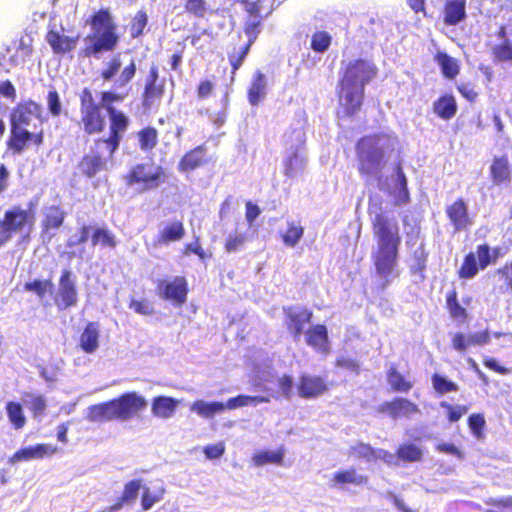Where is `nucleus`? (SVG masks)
Masks as SVG:
<instances>
[{
  "instance_id": "f257e3e1",
  "label": "nucleus",
  "mask_w": 512,
  "mask_h": 512,
  "mask_svg": "<svg viewBox=\"0 0 512 512\" xmlns=\"http://www.w3.org/2000/svg\"><path fill=\"white\" fill-rule=\"evenodd\" d=\"M367 212L370 216L372 234L376 240V248L371 259L376 273L387 278L397 268L401 245L400 227L394 217L382 210L380 198H370Z\"/></svg>"
},
{
  "instance_id": "f03ea898",
  "label": "nucleus",
  "mask_w": 512,
  "mask_h": 512,
  "mask_svg": "<svg viewBox=\"0 0 512 512\" xmlns=\"http://www.w3.org/2000/svg\"><path fill=\"white\" fill-rule=\"evenodd\" d=\"M394 143L386 133H372L359 138L355 145L357 170L361 177H381Z\"/></svg>"
},
{
  "instance_id": "7ed1b4c3",
  "label": "nucleus",
  "mask_w": 512,
  "mask_h": 512,
  "mask_svg": "<svg viewBox=\"0 0 512 512\" xmlns=\"http://www.w3.org/2000/svg\"><path fill=\"white\" fill-rule=\"evenodd\" d=\"M88 22L92 34L86 37L88 43L82 50L83 55L91 57L101 52L113 51L119 42V37L109 9H99L91 15Z\"/></svg>"
},
{
  "instance_id": "20e7f679",
  "label": "nucleus",
  "mask_w": 512,
  "mask_h": 512,
  "mask_svg": "<svg viewBox=\"0 0 512 512\" xmlns=\"http://www.w3.org/2000/svg\"><path fill=\"white\" fill-rule=\"evenodd\" d=\"M102 105L95 101L89 88H83L79 94L78 126L86 136L100 135L107 127L106 116Z\"/></svg>"
},
{
  "instance_id": "39448f33",
  "label": "nucleus",
  "mask_w": 512,
  "mask_h": 512,
  "mask_svg": "<svg viewBox=\"0 0 512 512\" xmlns=\"http://www.w3.org/2000/svg\"><path fill=\"white\" fill-rule=\"evenodd\" d=\"M123 100L124 95L114 91H103L100 95L101 104L106 109L110 120L107 139L100 142L111 145L113 148H115L118 141H122L123 135L130 124L128 116L113 106L114 103H120Z\"/></svg>"
},
{
  "instance_id": "423d86ee",
  "label": "nucleus",
  "mask_w": 512,
  "mask_h": 512,
  "mask_svg": "<svg viewBox=\"0 0 512 512\" xmlns=\"http://www.w3.org/2000/svg\"><path fill=\"white\" fill-rule=\"evenodd\" d=\"M106 137H98L93 141V145L89 153L84 154L77 164L79 173L86 178H93L98 173L106 170L107 161L112 159L116 151L119 149L121 141L117 142L115 148L106 143L100 142L106 140Z\"/></svg>"
},
{
  "instance_id": "0eeeda50",
  "label": "nucleus",
  "mask_w": 512,
  "mask_h": 512,
  "mask_svg": "<svg viewBox=\"0 0 512 512\" xmlns=\"http://www.w3.org/2000/svg\"><path fill=\"white\" fill-rule=\"evenodd\" d=\"M35 223V213L32 210L13 206L6 210L0 221V247L9 242L14 234L29 236Z\"/></svg>"
},
{
  "instance_id": "6e6552de",
  "label": "nucleus",
  "mask_w": 512,
  "mask_h": 512,
  "mask_svg": "<svg viewBox=\"0 0 512 512\" xmlns=\"http://www.w3.org/2000/svg\"><path fill=\"white\" fill-rule=\"evenodd\" d=\"M378 74V68L375 63L369 59L357 58L343 62L339 71L338 82L357 86L365 89Z\"/></svg>"
},
{
  "instance_id": "1a4fd4ad",
  "label": "nucleus",
  "mask_w": 512,
  "mask_h": 512,
  "mask_svg": "<svg viewBox=\"0 0 512 512\" xmlns=\"http://www.w3.org/2000/svg\"><path fill=\"white\" fill-rule=\"evenodd\" d=\"M166 179L165 169L153 163L136 164L124 175L128 186L139 185L141 191L154 190L165 183Z\"/></svg>"
},
{
  "instance_id": "9d476101",
  "label": "nucleus",
  "mask_w": 512,
  "mask_h": 512,
  "mask_svg": "<svg viewBox=\"0 0 512 512\" xmlns=\"http://www.w3.org/2000/svg\"><path fill=\"white\" fill-rule=\"evenodd\" d=\"M283 313V325L287 333L295 342L299 341L306 331V326L312 322V310L306 307L290 305L283 307Z\"/></svg>"
},
{
  "instance_id": "9b49d317",
  "label": "nucleus",
  "mask_w": 512,
  "mask_h": 512,
  "mask_svg": "<svg viewBox=\"0 0 512 512\" xmlns=\"http://www.w3.org/2000/svg\"><path fill=\"white\" fill-rule=\"evenodd\" d=\"M189 285L185 276H175L172 279H159L156 284V294L164 301L175 306H182L187 301Z\"/></svg>"
},
{
  "instance_id": "f8f14e48",
  "label": "nucleus",
  "mask_w": 512,
  "mask_h": 512,
  "mask_svg": "<svg viewBox=\"0 0 512 512\" xmlns=\"http://www.w3.org/2000/svg\"><path fill=\"white\" fill-rule=\"evenodd\" d=\"M337 98L343 116L350 118L361 110L365 99V89L362 86L357 87L338 82Z\"/></svg>"
},
{
  "instance_id": "ddd939ff",
  "label": "nucleus",
  "mask_w": 512,
  "mask_h": 512,
  "mask_svg": "<svg viewBox=\"0 0 512 512\" xmlns=\"http://www.w3.org/2000/svg\"><path fill=\"white\" fill-rule=\"evenodd\" d=\"M44 142V130L42 127L35 132H29L26 128H17L11 125L10 136L7 140V149L13 155L23 153L31 144L39 147Z\"/></svg>"
},
{
  "instance_id": "4468645a",
  "label": "nucleus",
  "mask_w": 512,
  "mask_h": 512,
  "mask_svg": "<svg viewBox=\"0 0 512 512\" xmlns=\"http://www.w3.org/2000/svg\"><path fill=\"white\" fill-rule=\"evenodd\" d=\"M165 94V84L159 79L158 66L153 64L144 81V88L141 94V103L145 110L157 107Z\"/></svg>"
},
{
  "instance_id": "2eb2a0df",
  "label": "nucleus",
  "mask_w": 512,
  "mask_h": 512,
  "mask_svg": "<svg viewBox=\"0 0 512 512\" xmlns=\"http://www.w3.org/2000/svg\"><path fill=\"white\" fill-rule=\"evenodd\" d=\"M445 214L454 233L468 231L474 224V216L470 214L468 203L462 197L447 205Z\"/></svg>"
},
{
  "instance_id": "dca6fc26",
  "label": "nucleus",
  "mask_w": 512,
  "mask_h": 512,
  "mask_svg": "<svg viewBox=\"0 0 512 512\" xmlns=\"http://www.w3.org/2000/svg\"><path fill=\"white\" fill-rule=\"evenodd\" d=\"M54 303L59 310H66L78 303V291L74 276L71 271L65 269L59 278V288L54 298Z\"/></svg>"
},
{
  "instance_id": "f3484780",
  "label": "nucleus",
  "mask_w": 512,
  "mask_h": 512,
  "mask_svg": "<svg viewBox=\"0 0 512 512\" xmlns=\"http://www.w3.org/2000/svg\"><path fill=\"white\" fill-rule=\"evenodd\" d=\"M118 420L127 421L147 407V401L137 392H126L114 398Z\"/></svg>"
},
{
  "instance_id": "a211bd4d",
  "label": "nucleus",
  "mask_w": 512,
  "mask_h": 512,
  "mask_svg": "<svg viewBox=\"0 0 512 512\" xmlns=\"http://www.w3.org/2000/svg\"><path fill=\"white\" fill-rule=\"evenodd\" d=\"M67 213L60 205H50L44 208L40 222L41 237L51 240L66 219Z\"/></svg>"
},
{
  "instance_id": "6ab92c4d",
  "label": "nucleus",
  "mask_w": 512,
  "mask_h": 512,
  "mask_svg": "<svg viewBox=\"0 0 512 512\" xmlns=\"http://www.w3.org/2000/svg\"><path fill=\"white\" fill-rule=\"evenodd\" d=\"M439 19L446 27L458 26L467 19V0H444Z\"/></svg>"
},
{
  "instance_id": "aec40b11",
  "label": "nucleus",
  "mask_w": 512,
  "mask_h": 512,
  "mask_svg": "<svg viewBox=\"0 0 512 512\" xmlns=\"http://www.w3.org/2000/svg\"><path fill=\"white\" fill-rule=\"evenodd\" d=\"M376 411L379 414L388 415L393 419L408 417L420 412L417 404L403 397H395L389 401L381 403L377 406Z\"/></svg>"
},
{
  "instance_id": "412c9836",
  "label": "nucleus",
  "mask_w": 512,
  "mask_h": 512,
  "mask_svg": "<svg viewBox=\"0 0 512 512\" xmlns=\"http://www.w3.org/2000/svg\"><path fill=\"white\" fill-rule=\"evenodd\" d=\"M297 393L302 399H315L328 391L326 380L319 375L302 374L296 384Z\"/></svg>"
},
{
  "instance_id": "4be33fe9",
  "label": "nucleus",
  "mask_w": 512,
  "mask_h": 512,
  "mask_svg": "<svg viewBox=\"0 0 512 512\" xmlns=\"http://www.w3.org/2000/svg\"><path fill=\"white\" fill-rule=\"evenodd\" d=\"M41 112V106L34 101L29 100L18 103L11 114V125L17 128H26L30 125L33 118L40 119L42 123Z\"/></svg>"
},
{
  "instance_id": "5701e85b",
  "label": "nucleus",
  "mask_w": 512,
  "mask_h": 512,
  "mask_svg": "<svg viewBox=\"0 0 512 512\" xmlns=\"http://www.w3.org/2000/svg\"><path fill=\"white\" fill-rule=\"evenodd\" d=\"M489 178L493 186H508L512 181V169L507 155L494 156L489 167Z\"/></svg>"
},
{
  "instance_id": "b1692460",
  "label": "nucleus",
  "mask_w": 512,
  "mask_h": 512,
  "mask_svg": "<svg viewBox=\"0 0 512 512\" xmlns=\"http://www.w3.org/2000/svg\"><path fill=\"white\" fill-rule=\"evenodd\" d=\"M489 342L490 333L487 329L469 335L456 332L451 337V346L459 353H465L470 346H483Z\"/></svg>"
},
{
  "instance_id": "393cba45",
  "label": "nucleus",
  "mask_w": 512,
  "mask_h": 512,
  "mask_svg": "<svg viewBox=\"0 0 512 512\" xmlns=\"http://www.w3.org/2000/svg\"><path fill=\"white\" fill-rule=\"evenodd\" d=\"M57 452V448L49 444H36L35 446L24 447L12 454L8 462L16 464L22 461H30L32 459H43L46 456L53 455Z\"/></svg>"
},
{
  "instance_id": "a878e982",
  "label": "nucleus",
  "mask_w": 512,
  "mask_h": 512,
  "mask_svg": "<svg viewBox=\"0 0 512 512\" xmlns=\"http://www.w3.org/2000/svg\"><path fill=\"white\" fill-rule=\"evenodd\" d=\"M185 236V227L181 220H174L162 227L153 239L154 247L167 246L171 242H178Z\"/></svg>"
},
{
  "instance_id": "bb28decb",
  "label": "nucleus",
  "mask_w": 512,
  "mask_h": 512,
  "mask_svg": "<svg viewBox=\"0 0 512 512\" xmlns=\"http://www.w3.org/2000/svg\"><path fill=\"white\" fill-rule=\"evenodd\" d=\"M305 342L314 350L322 353L330 351L327 327L324 324H315L306 329Z\"/></svg>"
},
{
  "instance_id": "cd10ccee",
  "label": "nucleus",
  "mask_w": 512,
  "mask_h": 512,
  "mask_svg": "<svg viewBox=\"0 0 512 512\" xmlns=\"http://www.w3.org/2000/svg\"><path fill=\"white\" fill-rule=\"evenodd\" d=\"M45 39L54 54H66L76 48L79 41V35L67 36L56 30H49L46 33Z\"/></svg>"
},
{
  "instance_id": "c85d7f7f",
  "label": "nucleus",
  "mask_w": 512,
  "mask_h": 512,
  "mask_svg": "<svg viewBox=\"0 0 512 512\" xmlns=\"http://www.w3.org/2000/svg\"><path fill=\"white\" fill-rule=\"evenodd\" d=\"M207 162V147L200 144L187 151L178 163V169L181 172H191L200 168Z\"/></svg>"
},
{
  "instance_id": "c756f323",
  "label": "nucleus",
  "mask_w": 512,
  "mask_h": 512,
  "mask_svg": "<svg viewBox=\"0 0 512 512\" xmlns=\"http://www.w3.org/2000/svg\"><path fill=\"white\" fill-rule=\"evenodd\" d=\"M141 488L142 481L140 479H132L128 481L124 485L122 494L107 508L108 512H117L124 506L133 504Z\"/></svg>"
},
{
  "instance_id": "7c9ffc66",
  "label": "nucleus",
  "mask_w": 512,
  "mask_h": 512,
  "mask_svg": "<svg viewBox=\"0 0 512 512\" xmlns=\"http://www.w3.org/2000/svg\"><path fill=\"white\" fill-rule=\"evenodd\" d=\"M434 114L442 120L448 121L455 117L458 111L456 98L451 93L439 96L432 105Z\"/></svg>"
},
{
  "instance_id": "2f4dec72",
  "label": "nucleus",
  "mask_w": 512,
  "mask_h": 512,
  "mask_svg": "<svg viewBox=\"0 0 512 512\" xmlns=\"http://www.w3.org/2000/svg\"><path fill=\"white\" fill-rule=\"evenodd\" d=\"M88 419L92 422H108L118 420L114 400H109L88 407Z\"/></svg>"
},
{
  "instance_id": "473e14b6",
  "label": "nucleus",
  "mask_w": 512,
  "mask_h": 512,
  "mask_svg": "<svg viewBox=\"0 0 512 512\" xmlns=\"http://www.w3.org/2000/svg\"><path fill=\"white\" fill-rule=\"evenodd\" d=\"M445 308L450 318L459 323H464L469 319V312L458 299V292L455 288L449 290L445 297Z\"/></svg>"
},
{
  "instance_id": "72a5a7b5",
  "label": "nucleus",
  "mask_w": 512,
  "mask_h": 512,
  "mask_svg": "<svg viewBox=\"0 0 512 512\" xmlns=\"http://www.w3.org/2000/svg\"><path fill=\"white\" fill-rule=\"evenodd\" d=\"M178 406V401L170 396L154 397L151 403V411L155 417L168 419L172 417Z\"/></svg>"
},
{
  "instance_id": "f704fd0d",
  "label": "nucleus",
  "mask_w": 512,
  "mask_h": 512,
  "mask_svg": "<svg viewBox=\"0 0 512 512\" xmlns=\"http://www.w3.org/2000/svg\"><path fill=\"white\" fill-rule=\"evenodd\" d=\"M266 86V76L261 71H256L247 91V98L252 106H257L265 98Z\"/></svg>"
},
{
  "instance_id": "c9c22d12",
  "label": "nucleus",
  "mask_w": 512,
  "mask_h": 512,
  "mask_svg": "<svg viewBox=\"0 0 512 512\" xmlns=\"http://www.w3.org/2000/svg\"><path fill=\"white\" fill-rule=\"evenodd\" d=\"M80 347L85 353H93L99 346V325L88 322L80 335Z\"/></svg>"
},
{
  "instance_id": "e433bc0d",
  "label": "nucleus",
  "mask_w": 512,
  "mask_h": 512,
  "mask_svg": "<svg viewBox=\"0 0 512 512\" xmlns=\"http://www.w3.org/2000/svg\"><path fill=\"white\" fill-rule=\"evenodd\" d=\"M394 172L397 176V192H395L394 198H395V205L401 206L408 204L410 202V193L408 189V180L407 177L403 171L402 163L401 161H397L394 164Z\"/></svg>"
},
{
  "instance_id": "4c0bfd02",
  "label": "nucleus",
  "mask_w": 512,
  "mask_h": 512,
  "mask_svg": "<svg viewBox=\"0 0 512 512\" xmlns=\"http://www.w3.org/2000/svg\"><path fill=\"white\" fill-rule=\"evenodd\" d=\"M332 480L335 485L352 484L355 486H364L368 483L369 478L366 475L358 474L355 468L340 470L333 474Z\"/></svg>"
},
{
  "instance_id": "58836bf2",
  "label": "nucleus",
  "mask_w": 512,
  "mask_h": 512,
  "mask_svg": "<svg viewBox=\"0 0 512 512\" xmlns=\"http://www.w3.org/2000/svg\"><path fill=\"white\" fill-rule=\"evenodd\" d=\"M284 455V447H279L274 451L260 450L252 456V461L256 466H265L268 464L283 465Z\"/></svg>"
},
{
  "instance_id": "ea45409f",
  "label": "nucleus",
  "mask_w": 512,
  "mask_h": 512,
  "mask_svg": "<svg viewBox=\"0 0 512 512\" xmlns=\"http://www.w3.org/2000/svg\"><path fill=\"white\" fill-rule=\"evenodd\" d=\"M435 61L439 65L443 77L446 79H454L460 72L458 61L445 52H437Z\"/></svg>"
},
{
  "instance_id": "a19ab883",
  "label": "nucleus",
  "mask_w": 512,
  "mask_h": 512,
  "mask_svg": "<svg viewBox=\"0 0 512 512\" xmlns=\"http://www.w3.org/2000/svg\"><path fill=\"white\" fill-rule=\"evenodd\" d=\"M428 256L424 243H421L412 253L413 263L410 266V273L418 276L421 281L425 279Z\"/></svg>"
},
{
  "instance_id": "79ce46f5",
  "label": "nucleus",
  "mask_w": 512,
  "mask_h": 512,
  "mask_svg": "<svg viewBox=\"0 0 512 512\" xmlns=\"http://www.w3.org/2000/svg\"><path fill=\"white\" fill-rule=\"evenodd\" d=\"M386 376L393 392L407 393L413 388V381L398 372L394 365L387 370Z\"/></svg>"
},
{
  "instance_id": "37998d69",
  "label": "nucleus",
  "mask_w": 512,
  "mask_h": 512,
  "mask_svg": "<svg viewBox=\"0 0 512 512\" xmlns=\"http://www.w3.org/2000/svg\"><path fill=\"white\" fill-rule=\"evenodd\" d=\"M480 270H482L480 268V259H478L476 252H469L464 256L457 275L460 279H472Z\"/></svg>"
},
{
  "instance_id": "c03bdc74",
  "label": "nucleus",
  "mask_w": 512,
  "mask_h": 512,
  "mask_svg": "<svg viewBox=\"0 0 512 512\" xmlns=\"http://www.w3.org/2000/svg\"><path fill=\"white\" fill-rule=\"evenodd\" d=\"M136 136L139 148L144 152H150L158 145V131L152 126H146L140 129L136 133Z\"/></svg>"
},
{
  "instance_id": "a18cd8bd",
  "label": "nucleus",
  "mask_w": 512,
  "mask_h": 512,
  "mask_svg": "<svg viewBox=\"0 0 512 512\" xmlns=\"http://www.w3.org/2000/svg\"><path fill=\"white\" fill-rule=\"evenodd\" d=\"M225 405L222 402H205L203 400L194 401L191 405V411L203 418H212L215 414L223 412Z\"/></svg>"
},
{
  "instance_id": "49530a36",
  "label": "nucleus",
  "mask_w": 512,
  "mask_h": 512,
  "mask_svg": "<svg viewBox=\"0 0 512 512\" xmlns=\"http://www.w3.org/2000/svg\"><path fill=\"white\" fill-rule=\"evenodd\" d=\"M9 422L15 430L22 429L26 424V417L22 405L16 401H8L5 406Z\"/></svg>"
},
{
  "instance_id": "de8ad7c7",
  "label": "nucleus",
  "mask_w": 512,
  "mask_h": 512,
  "mask_svg": "<svg viewBox=\"0 0 512 512\" xmlns=\"http://www.w3.org/2000/svg\"><path fill=\"white\" fill-rule=\"evenodd\" d=\"M24 402L34 418H40L45 415L47 401L43 395L24 393Z\"/></svg>"
},
{
  "instance_id": "09e8293b",
  "label": "nucleus",
  "mask_w": 512,
  "mask_h": 512,
  "mask_svg": "<svg viewBox=\"0 0 512 512\" xmlns=\"http://www.w3.org/2000/svg\"><path fill=\"white\" fill-rule=\"evenodd\" d=\"M476 254L478 259H480V268L484 270L489 265L497 262L500 257V248L491 249L487 243H483L476 247Z\"/></svg>"
},
{
  "instance_id": "8fccbe9b",
  "label": "nucleus",
  "mask_w": 512,
  "mask_h": 512,
  "mask_svg": "<svg viewBox=\"0 0 512 512\" xmlns=\"http://www.w3.org/2000/svg\"><path fill=\"white\" fill-rule=\"evenodd\" d=\"M395 455L402 462H418L423 458L422 449L412 443L399 445Z\"/></svg>"
},
{
  "instance_id": "3c124183",
  "label": "nucleus",
  "mask_w": 512,
  "mask_h": 512,
  "mask_svg": "<svg viewBox=\"0 0 512 512\" xmlns=\"http://www.w3.org/2000/svg\"><path fill=\"white\" fill-rule=\"evenodd\" d=\"M332 44V35L325 30L313 32L310 40V48L316 53H325Z\"/></svg>"
},
{
  "instance_id": "603ef678",
  "label": "nucleus",
  "mask_w": 512,
  "mask_h": 512,
  "mask_svg": "<svg viewBox=\"0 0 512 512\" xmlns=\"http://www.w3.org/2000/svg\"><path fill=\"white\" fill-rule=\"evenodd\" d=\"M91 244L93 246L101 245L114 249L117 246V240L114 234L107 228L97 227L91 235Z\"/></svg>"
},
{
  "instance_id": "864d4df0",
  "label": "nucleus",
  "mask_w": 512,
  "mask_h": 512,
  "mask_svg": "<svg viewBox=\"0 0 512 512\" xmlns=\"http://www.w3.org/2000/svg\"><path fill=\"white\" fill-rule=\"evenodd\" d=\"M349 455L357 460H365L367 462L376 460V449L370 444L357 442L349 448Z\"/></svg>"
},
{
  "instance_id": "5fc2aeb1",
  "label": "nucleus",
  "mask_w": 512,
  "mask_h": 512,
  "mask_svg": "<svg viewBox=\"0 0 512 512\" xmlns=\"http://www.w3.org/2000/svg\"><path fill=\"white\" fill-rule=\"evenodd\" d=\"M269 402L268 397L264 396H248V395H238L236 397H232L227 400L225 405V409H236L239 407L247 406L249 404H258V403H266Z\"/></svg>"
},
{
  "instance_id": "6e6d98bb",
  "label": "nucleus",
  "mask_w": 512,
  "mask_h": 512,
  "mask_svg": "<svg viewBox=\"0 0 512 512\" xmlns=\"http://www.w3.org/2000/svg\"><path fill=\"white\" fill-rule=\"evenodd\" d=\"M142 488L141 507L143 511L150 510L156 503L160 502L165 495V489L163 487L155 491H152L148 487Z\"/></svg>"
},
{
  "instance_id": "4d7b16f0",
  "label": "nucleus",
  "mask_w": 512,
  "mask_h": 512,
  "mask_svg": "<svg viewBox=\"0 0 512 512\" xmlns=\"http://www.w3.org/2000/svg\"><path fill=\"white\" fill-rule=\"evenodd\" d=\"M304 234V228L294 221L287 223L286 231L281 235L284 244L288 247H294L301 240Z\"/></svg>"
},
{
  "instance_id": "13d9d810",
  "label": "nucleus",
  "mask_w": 512,
  "mask_h": 512,
  "mask_svg": "<svg viewBox=\"0 0 512 512\" xmlns=\"http://www.w3.org/2000/svg\"><path fill=\"white\" fill-rule=\"evenodd\" d=\"M432 385L436 393L443 395L450 392L458 391V385L447 379L445 376H442L438 373H434L431 377Z\"/></svg>"
},
{
  "instance_id": "bf43d9fd",
  "label": "nucleus",
  "mask_w": 512,
  "mask_h": 512,
  "mask_svg": "<svg viewBox=\"0 0 512 512\" xmlns=\"http://www.w3.org/2000/svg\"><path fill=\"white\" fill-rule=\"evenodd\" d=\"M148 24V16L144 10L136 12L130 23V36L132 39L139 38Z\"/></svg>"
},
{
  "instance_id": "052dcab7",
  "label": "nucleus",
  "mask_w": 512,
  "mask_h": 512,
  "mask_svg": "<svg viewBox=\"0 0 512 512\" xmlns=\"http://www.w3.org/2000/svg\"><path fill=\"white\" fill-rule=\"evenodd\" d=\"M440 407L446 411L447 420L450 423L458 422L468 412V406L466 405H453L447 401L440 402Z\"/></svg>"
},
{
  "instance_id": "680f3d73",
  "label": "nucleus",
  "mask_w": 512,
  "mask_h": 512,
  "mask_svg": "<svg viewBox=\"0 0 512 512\" xmlns=\"http://www.w3.org/2000/svg\"><path fill=\"white\" fill-rule=\"evenodd\" d=\"M468 427L471 430L472 435L476 439L484 438V430L486 426V420L482 413H473L467 419Z\"/></svg>"
},
{
  "instance_id": "e2e57ef3",
  "label": "nucleus",
  "mask_w": 512,
  "mask_h": 512,
  "mask_svg": "<svg viewBox=\"0 0 512 512\" xmlns=\"http://www.w3.org/2000/svg\"><path fill=\"white\" fill-rule=\"evenodd\" d=\"M493 60L495 62H508L512 61V44L509 40H505L500 44L495 45L491 51Z\"/></svg>"
},
{
  "instance_id": "0e129e2a",
  "label": "nucleus",
  "mask_w": 512,
  "mask_h": 512,
  "mask_svg": "<svg viewBox=\"0 0 512 512\" xmlns=\"http://www.w3.org/2000/svg\"><path fill=\"white\" fill-rule=\"evenodd\" d=\"M53 287V283L51 280H39L35 279L30 282H26L24 284V290L28 292L35 293L39 298H43L47 292H49Z\"/></svg>"
},
{
  "instance_id": "69168bd1",
  "label": "nucleus",
  "mask_w": 512,
  "mask_h": 512,
  "mask_svg": "<svg viewBox=\"0 0 512 512\" xmlns=\"http://www.w3.org/2000/svg\"><path fill=\"white\" fill-rule=\"evenodd\" d=\"M184 9L196 18H204L209 11L206 0H185Z\"/></svg>"
},
{
  "instance_id": "338daca9",
  "label": "nucleus",
  "mask_w": 512,
  "mask_h": 512,
  "mask_svg": "<svg viewBox=\"0 0 512 512\" xmlns=\"http://www.w3.org/2000/svg\"><path fill=\"white\" fill-rule=\"evenodd\" d=\"M252 41H253V39H250L248 41V43L245 44L243 47H241L240 50L237 53H233V54H230L228 56L230 65L232 67V71H231L232 78L236 74V71L242 65V63L245 60L246 56L248 55L250 47H251V44H252Z\"/></svg>"
},
{
  "instance_id": "774afa93",
  "label": "nucleus",
  "mask_w": 512,
  "mask_h": 512,
  "mask_svg": "<svg viewBox=\"0 0 512 512\" xmlns=\"http://www.w3.org/2000/svg\"><path fill=\"white\" fill-rule=\"evenodd\" d=\"M121 68V60L118 56L112 57L106 64V67L101 71L100 77L103 81H111L119 72Z\"/></svg>"
}]
</instances>
